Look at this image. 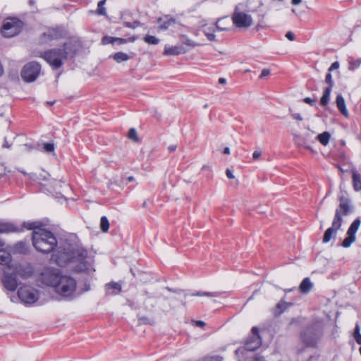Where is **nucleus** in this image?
<instances>
[{"instance_id":"obj_1","label":"nucleus","mask_w":361,"mask_h":361,"mask_svg":"<svg viewBox=\"0 0 361 361\" xmlns=\"http://www.w3.org/2000/svg\"><path fill=\"white\" fill-rule=\"evenodd\" d=\"M51 259L59 266L63 267L68 262L75 264L74 269L78 272H84L91 274L94 271L92 267L93 258L87 255V250L79 247H72L70 245L67 247H59L51 256Z\"/></svg>"},{"instance_id":"obj_2","label":"nucleus","mask_w":361,"mask_h":361,"mask_svg":"<svg viewBox=\"0 0 361 361\" xmlns=\"http://www.w3.org/2000/svg\"><path fill=\"white\" fill-rule=\"evenodd\" d=\"M42 283L53 287L60 296L71 299L75 296L77 282L68 275H62L57 269H45L40 277Z\"/></svg>"},{"instance_id":"obj_3","label":"nucleus","mask_w":361,"mask_h":361,"mask_svg":"<svg viewBox=\"0 0 361 361\" xmlns=\"http://www.w3.org/2000/svg\"><path fill=\"white\" fill-rule=\"evenodd\" d=\"M40 221H27L23 226L27 230H32V245L35 248L42 253H49L57 246L55 235L49 231L42 228Z\"/></svg>"},{"instance_id":"obj_4","label":"nucleus","mask_w":361,"mask_h":361,"mask_svg":"<svg viewBox=\"0 0 361 361\" xmlns=\"http://www.w3.org/2000/svg\"><path fill=\"white\" fill-rule=\"evenodd\" d=\"M80 44L75 39H71L66 42L62 49H53L39 55L43 58L54 69L60 68L68 57H72L78 51Z\"/></svg>"},{"instance_id":"obj_5","label":"nucleus","mask_w":361,"mask_h":361,"mask_svg":"<svg viewBox=\"0 0 361 361\" xmlns=\"http://www.w3.org/2000/svg\"><path fill=\"white\" fill-rule=\"evenodd\" d=\"M340 188H341V186ZM338 200L339 205L335 211L331 226L324 232L322 240L324 243H329L336 237V232L341 228L343 223L342 216H348L353 212L351 200L341 190L338 195Z\"/></svg>"},{"instance_id":"obj_6","label":"nucleus","mask_w":361,"mask_h":361,"mask_svg":"<svg viewBox=\"0 0 361 361\" xmlns=\"http://www.w3.org/2000/svg\"><path fill=\"white\" fill-rule=\"evenodd\" d=\"M324 323L316 321L309 325L302 333V341L309 347H314L323 336Z\"/></svg>"},{"instance_id":"obj_7","label":"nucleus","mask_w":361,"mask_h":361,"mask_svg":"<svg viewBox=\"0 0 361 361\" xmlns=\"http://www.w3.org/2000/svg\"><path fill=\"white\" fill-rule=\"evenodd\" d=\"M243 4L236 6L232 16L233 24L239 28H247L252 24V18L250 15L243 11Z\"/></svg>"},{"instance_id":"obj_8","label":"nucleus","mask_w":361,"mask_h":361,"mask_svg":"<svg viewBox=\"0 0 361 361\" xmlns=\"http://www.w3.org/2000/svg\"><path fill=\"white\" fill-rule=\"evenodd\" d=\"M18 295L21 302L30 305L39 300V292L30 286H23L18 289Z\"/></svg>"},{"instance_id":"obj_9","label":"nucleus","mask_w":361,"mask_h":361,"mask_svg":"<svg viewBox=\"0 0 361 361\" xmlns=\"http://www.w3.org/2000/svg\"><path fill=\"white\" fill-rule=\"evenodd\" d=\"M23 27V23L17 18H7L1 30V33L6 37H12L18 35Z\"/></svg>"},{"instance_id":"obj_10","label":"nucleus","mask_w":361,"mask_h":361,"mask_svg":"<svg viewBox=\"0 0 361 361\" xmlns=\"http://www.w3.org/2000/svg\"><path fill=\"white\" fill-rule=\"evenodd\" d=\"M41 71V66L37 62H30L25 64L20 73L22 79L27 82L35 81Z\"/></svg>"},{"instance_id":"obj_11","label":"nucleus","mask_w":361,"mask_h":361,"mask_svg":"<svg viewBox=\"0 0 361 361\" xmlns=\"http://www.w3.org/2000/svg\"><path fill=\"white\" fill-rule=\"evenodd\" d=\"M262 343L261 338L259 335V329L257 327L252 329V335L249 336L246 341L245 348L235 350V354L239 353L243 355L246 351H253L257 349Z\"/></svg>"},{"instance_id":"obj_12","label":"nucleus","mask_w":361,"mask_h":361,"mask_svg":"<svg viewBox=\"0 0 361 361\" xmlns=\"http://www.w3.org/2000/svg\"><path fill=\"white\" fill-rule=\"evenodd\" d=\"M361 221L359 219H356L350 226L347 231V237L342 242L341 246L347 248L349 247L356 240V232L357 231Z\"/></svg>"},{"instance_id":"obj_13","label":"nucleus","mask_w":361,"mask_h":361,"mask_svg":"<svg viewBox=\"0 0 361 361\" xmlns=\"http://www.w3.org/2000/svg\"><path fill=\"white\" fill-rule=\"evenodd\" d=\"M3 283L4 287L7 290L10 291H14L18 286V281L16 274H8L5 271Z\"/></svg>"},{"instance_id":"obj_14","label":"nucleus","mask_w":361,"mask_h":361,"mask_svg":"<svg viewBox=\"0 0 361 361\" xmlns=\"http://www.w3.org/2000/svg\"><path fill=\"white\" fill-rule=\"evenodd\" d=\"M187 52V49L183 46L167 47L164 50V54L167 56H175L183 54Z\"/></svg>"},{"instance_id":"obj_15","label":"nucleus","mask_w":361,"mask_h":361,"mask_svg":"<svg viewBox=\"0 0 361 361\" xmlns=\"http://www.w3.org/2000/svg\"><path fill=\"white\" fill-rule=\"evenodd\" d=\"M16 225L10 222L0 223V233H9L21 231Z\"/></svg>"},{"instance_id":"obj_16","label":"nucleus","mask_w":361,"mask_h":361,"mask_svg":"<svg viewBox=\"0 0 361 361\" xmlns=\"http://www.w3.org/2000/svg\"><path fill=\"white\" fill-rule=\"evenodd\" d=\"M105 290L106 295H115L121 291V286L118 283L111 282L106 284Z\"/></svg>"},{"instance_id":"obj_17","label":"nucleus","mask_w":361,"mask_h":361,"mask_svg":"<svg viewBox=\"0 0 361 361\" xmlns=\"http://www.w3.org/2000/svg\"><path fill=\"white\" fill-rule=\"evenodd\" d=\"M336 103L339 111L346 118L348 117L349 113L345 106V102L343 97L341 94H338L336 99Z\"/></svg>"},{"instance_id":"obj_18","label":"nucleus","mask_w":361,"mask_h":361,"mask_svg":"<svg viewBox=\"0 0 361 361\" xmlns=\"http://www.w3.org/2000/svg\"><path fill=\"white\" fill-rule=\"evenodd\" d=\"M158 22L160 23L159 30H164L173 25L176 23V19L169 16H165L163 18H159Z\"/></svg>"},{"instance_id":"obj_19","label":"nucleus","mask_w":361,"mask_h":361,"mask_svg":"<svg viewBox=\"0 0 361 361\" xmlns=\"http://www.w3.org/2000/svg\"><path fill=\"white\" fill-rule=\"evenodd\" d=\"M202 32H204V34L205 35V36L209 41H215L216 40V36L213 33L214 32V25H212L209 26L208 25L205 24L202 26Z\"/></svg>"},{"instance_id":"obj_20","label":"nucleus","mask_w":361,"mask_h":361,"mask_svg":"<svg viewBox=\"0 0 361 361\" xmlns=\"http://www.w3.org/2000/svg\"><path fill=\"white\" fill-rule=\"evenodd\" d=\"M353 184L355 190H361V175L355 169L352 170Z\"/></svg>"},{"instance_id":"obj_21","label":"nucleus","mask_w":361,"mask_h":361,"mask_svg":"<svg viewBox=\"0 0 361 361\" xmlns=\"http://www.w3.org/2000/svg\"><path fill=\"white\" fill-rule=\"evenodd\" d=\"M312 286L313 284L311 282L310 279L309 278H305L302 281L299 288L301 293H307L312 289Z\"/></svg>"},{"instance_id":"obj_22","label":"nucleus","mask_w":361,"mask_h":361,"mask_svg":"<svg viewBox=\"0 0 361 361\" xmlns=\"http://www.w3.org/2000/svg\"><path fill=\"white\" fill-rule=\"evenodd\" d=\"M293 141L298 147H305L310 149V147L306 146V140L304 137L299 134L293 135Z\"/></svg>"},{"instance_id":"obj_23","label":"nucleus","mask_w":361,"mask_h":361,"mask_svg":"<svg viewBox=\"0 0 361 361\" xmlns=\"http://www.w3.org/2000/svg\"><path fill=\"white\" fill-rule=\"evenodd\" d=\"M110 57L114 59V60L116 61L117 63L126 61L131 58L130 56H129L128 54L121 51L117 52L114 55L111 56Z\"/></svg>"},{"instance_id":"obj_24","label":"nucleus","mask_w":361,"mask_h":361,"mask_svg":"<svg viewBox=\"0 0 361 361\" xmlns=\"http://www.w3.org/2000/svg\"><path fill=\"white\" fill-rule=\"evenodd\" d=\"M292 305H293L292 303L286 302L283 300L280 301L276 307L275 314H282L286 309H288Z\"/></svg>"},{"instance_id":"obj_25","label":"nucleus","mask_w":361,"mask_h":361,"mask_svg":"<svg viewBox=\"0 0 361 361\" xmlns=\"http://www.w3.org/2000/svg\"><path fill=\"white\" fill-rule=\"evenodd\" d=\"M11 259V254L6 250L1 249L0 250V264H8Z\"/></svg>"},{"instance_id":"obj_26","label":"nucleus","mask_w":361,"mask_h":361,"mask_svg":"<svg viewBox=\"0 0 361 361\" xmlns=\"http://www.w3.org/2000/svg\"><path fill=\"white\" fill-rule=\"evenodd\" d=\"M331 92V90L330 87H326L324 90L323 95L320 99L321 105L326 106L328 104Z\"/></svg>"},{"instance_id":"obj_27","label":"nucleus","mask_w":361,"mask_h":361,"mask_svg":"<svg viewBox=\"0 0 361 361\" xmlns=\"http://www.w3.org/2000/svg\"><path fill=\"white\" fill-rule=\"evenodd\" d=\"M330 137L331 135L328 132H324L321 134H319L317 137L319 142L324 146H326L328 145Z\"/></svg>"},{"instance_id":"obj_28","label":"nucleus","mask_w":361,"mask_h":361,"mask_svg":"<svg viewBox=\"0 0 361 361\" xmlns=\"http://www.w3.org/2000/svg\"><path fill=\"white\" fill-rule=\"evenodd\" d=\"M193 296H207L209 298L218 297L219 294L217 292H202L198 291L192 294Z\"/></svg>"},{"instance_id":"obj_29","label":"nucleus","mask_w":361,"mask_h":361,"mask_svg":"<svg viewBox=\"0 0 361 361\" xmlns=\"http://www.w3.org/2000/svg\"><path fill=\"white\" fill-rule=\"evenodd\" d=\"M180 40H181V42L183 44L187 45V46H188V47H190L191 48H193V47H195L198 45L197 44L194 42L192 40L190 39L185 35H181Z\"/></svg>"},{"instance_id":"obj_30","label":"nucleus","mask_w":361,"mask_h":361,"mask_svg":"<svg viewBox=\"0 0 361 361\" xmlns=\"http://www.w3.org/2000/svg\"><path fill=\"white\" fill-rule=\"evenodd\" d=\"M144 41L145 42H146L147 44H154V45H156V44H158L159 42V39H157L156 37L154 36H152V35H147L145 37H144Z\"/></svg>"},{"instance_id":"obj_31","label":"nucleus","mask_w":361,"mask_h":361,"mask_svg":"<svg viewBox=\"0 0 361 361\" xmlns=\"http://www.w3.org/2000/svg\"><path fill=\"white\" fill-rule=\"evenodd\" d=\"M100 228L103 232H106L109 228V220L106 216H102L100 220Z\"/></svg>"},{"instance_id":"obj_32","label":"nucleus","mask_w":361,"mask_h":361,"mask_svg":"<svg viewBox=\"0 0 361 361\" xmlns=\"http://www.w3.org/2000/svg\"><path fill=\"white\" fill-rule=\"evenodd\" d=\"M105 4V0H102L98 3L97 5V13L99 15H105L106 14V9L104 7V5Z\"/></svg>"},{"instance_id":"obj_33","label":"nucleus","mask_w":361,"mask_h":361,"mask_svg":"<svg viewBox=\"0 0 361 361\" xmlns=\"http://www.w3.org/2000/svg\"><path fill=\"white\" fill-rule=\"evenodd\" d=\"M102 43L104 45L114 44L115 43V37L111 36H104L102 39Z\"/></svg>"},{"instance_id":"obj_34","label":"nucleus","mask_w":361,"mask_h":361,"mask_svg":"<svg viewBox=\"0 0 361 361\" xmlns=\"http://www.w3.org/2000/svg\"><path fill=\"white\" fill-rule=\"evenodd\" d=\"M128 137L133 140L137 142V131L134 128H130L128 132Z\"/></svg>"},{"instance_id":"obj_35","label":"nucleus","mask_w":361,"mask_h":361,"mask_svg":"<svg viewBox=\"0 0 361 361\" xmlns=\"http://www.w3.org/2000/svg\"><path fill=\"white\" fill-rule=\"evenodd\" d=\"M325 82L329 85L326 87H330L332 90L334 85V81L332 79V75L330 73H328L325 78Z\"/></svg>"},{"instance_id":"obj_36","label":"nucleus","mask_w":361,"mask_h":361,"mask_svg":"<svg viewBox=\"0 0 361 361\" xmlns=\"http://www.w3.org/2000/svg\"><path fill=\"white\" fill-rule=\"evenodd\" d=\"M43 148L47 152H53L54 151V145L53 143H44Z\"/></svg>"},{"instance_id":"obj_37","label":"nucleus","mask_w":361,"mask_h":361,"mask_svg":"<svg viewBox=\"0 0 361 361\" xmlns=\"http://www.w3.org/2000/svg\"><path fill=\"white\" fill-rule=\"evenodd\" d=\"M361 64V59L357 61H353L349 63V69L354 70L360 66Z\"/></svg>"},{"instance_id":"obj_38","label":"nucleus","mask_w":361,"mask_h":361,"mask_svg":"<svg viewBox=\"0 0 361 361\" xmlns=\"http://www.w3.org/2000/svg\"><path fill=\"white\" fill-rule=\"evenodd\" d=\"M223 357L219 355L209 356L204 359V361H222Z\"/></svg>"},{"instance_id":"obj_39","label":"nucleus","mask_w":361,"mask_h":361,"mask_svg":"<svg viewBox=\"0 0 361 361\" xmlns=\"http://www.w3.org/2000/svg\"><path fill=\"white\" fill-rule=\"evenodd\" d=\"M339 68V63L338 61L334 62L331 66L329 68V72H331L334 70H336Z\"/></svg>"},{"instance_id":"obj_40","label":"nucleus","mask_w":361,"mask_h":361,"mask_svg":"<svg viewBox=\"0 0 361 361\" xmlns=\"http://www.w3.org/2000/svg\"><path fill=\"white\" fill-rule=\"evenodd\" d=\"M262 155V151L259 149L255 150L252 154V158L254 160H257Z\"/></svg>"},{"instance_id":"obj_41","label":"nucleus","mask_w":361,"mask_h":361,"mask_svg":"<svg viewBox=\"0 0 361 361\" xmlns=\"http://www.w3.org/2000/svg\"><path fill=\"white\" fill-rule=\"evenodd\" d=\"M270 74V70L268 69V68H264L262 71V73L259 75V78H263L264 77H266L267 75H269Z\"/></svg>"},{"instance_id":"obj_42","label":"nucleus","mask_w":361,"mask_h":361,"mask_svg":"<svg viewBox=\"0 0 361 361\" xmlns=\"http://www.w3.org/2000/svg\"><path fill=\"white\" fill-rule=\"evenodd\" d=\"M214 26V30L216 29L217 30L224 31L226 30L227 29L226 27H221V25H219V20L216 21L215 25H213Z\"/></svg>"},{"instance_id":"obj_43","label":"nucleus","mask_w":361,"mask_h":361,"mask_svg":"<svg viewBox=\"0 0 361 361\" xmlns=\"http://www.w3.org/2000/svg\"><path fill=\"white\" fill-rule=\"evenodd\" d=\"M360 326L358 324H356L355 330H354V333H353V337L360 335L361 334H360Z\"/></svg>"},{"instance_id":"obj_44","label":"nucleus","mask_w":361,"mask_h":361,"mask_svg":"<svg viewBox=\"0 0 361 361\" xmlns=\"http://www.w3.org/2000/svg\"><path fill=\"white\" fill-rule=\"evenodd\" d=\"M251 361H266L263 357L259 355H255L252 358Z\"/></svg>"},{"instance_id":"obj_45","label":"nucleus","mask_w":361,"mask_h":361,"mask_svg":"<svg viewBox=\"0 0 361 361\" xmlns=\"http://www.w3.org/2000/svg\"><path fill=\"white\" fill-rule=\"evenodd\" d=\"M291 116L295 119V120H298V121H302V117L301 116V115L298 113H292L291 114Z\"/></svg>"},{"instance_id":"obj_46","label":"nucleus","mask_w":361,"mask_h":361,"mask_svg":"<svg viewBox=\"0 0 361 361\" xmlns=\"http://www.w3.org/2000/svg\"><path fill=\"white\" fill-rule=\"evenodd\" d=\"M304 102H305L306 104H308L311 106L314 105V102H315V100L314 99H312L310 97H305L304 99H303Z\"/></svg>"},{"instance_id":"obj_47","label":"nucleus","mask_w":361,"mask_h":361,"mask_svg":"<svg viewBox=\"0 0 361 361\" xmlns=\"http://www.w3.org/2000/svg\"><path fill=\"white\" fill-rule=\"evenodd\" d=\"M127 40L126 39L115 37V42L118 43V44H125Z\"/></svg>"},{"instance_id":"obj_48","label":"nucleus","mask_w":361,"mask_h":361,"mask_svg":"<svg viewBox=\"0 0 361 361\" xmlns=\"http://www.w3.org/2000/svg\"><path fill=\"white\" fill-rule=\"evenodd\" d=\"M286 37L290 41H293L295 39V35L292 32H288L286 34Z\"/></svg>"},{"instance_id":"obj_49","label":"nucleus","mask_w":361,"mask_h":361,"mask_svg":"<svg viewBox=\"0 0 361 361\" xmlns=\"http://www.w3.org/2000/svg\"><path fill=\"white\" fill-rule=\"evenodd\" d=\"M226 175L229 179H233L235 178L234 175L230 169H226Z\"/></svg>"},{"instance_id":"obj_50","label":"nucleus","mask_w":361,"mask_h":361,"mask_svg":"<svg viewBox=\"0 0 361 361\" xmlns=\"http://www.w3.org/2000/svg\"><path fill=\"white\" fill-rule=\"evenodd\" d=\"M195 325L198 327H203L205 326V323L203 321H195Z\"/></svg>"},{"instance_id":"obj_51","label":"nucleus","mask_w":361,"mask_h":361,"mask_svg":"<svg viewBox=\"0 0 361 361\" xmlns=\"http://www.w3.org/2000/svg\"><path fill=\"white\" fill-rule=\"evenodd\" d=\"M140 323L147 324L149 323L148 319L145 317H141L139 319Z\"/></svg>"},{"instance_id":"obj_52","label":"nucleus","mask_w":361,"mask_h":361,"mask_svg":"<svg viewBox=\"0 0 361 361\" xmlns=\"http://www.w3.org/2000/svg\"><path fill=\"white\" fill-rule=\"evenodd\" d=\"M20 173H22L25 176H28L30 178H32L34 175L32 173H27L25 171L18 170Z\"/></svg>"},{"instance_id":"obj_53","label":"nucleus","mask_w":361,"mask_h":361,"mask_svg":"<svg viewBox=\"0 0 361 361\" xmlns=\"http://www.w3.org/2000/svg\"><path fill=\"white\" fill-rule=\"evenodd\" d=\"M357 343L361 345V334L354 337Z\"/></svg>"},{"instance_id":"obj_54","label":"nucleus","mask_w":361,"mask_h":361,"mask_svg":"<svg viewBox=\"0 0 361 361\" xmlns=\"http://www.w3.org/2000/svg\"><path fill=\"white\" fill-rule=\"evenodd\" d=\"M176 147H176V145H170V146L169 147V149L171 152H173V151H175V150H176Z\"/></svg>"},{"instance_id":"obj_55","label":"nucleus","mask_w":361,"mask_h":361,"mask_svg":"<svg viewBox=\"0 0 361 361\" xmlns=\"http://www.w3.org/2000/svg\"><path fill=\"white\" fill-rule=\"evenodd\" d=\"M226 79H225V78H220L219 79V83H220V84L224 85V84H225V83H226Z\"/></svg>"},{"instance_id":"obj_56","label":"nucleus","mask_w":361,"mask_h":361,"mask_svg":"<svg viewBox=\"0 0 361 361\" xmlns=\"http://www.w3.org/2000/svg\"><path fill=\"white\" fill-rule=\"evenodd\" d=\"M224 154H230V149L229 147H226L224 149Z\"/></svg>"},{"instance_id":"obj_57","label":"nucleus","mask_w":361,"mask_h":361,"mask_svg":"<svg viewBox=\"0 0 361 361\" xmlns=\"http://www.w3.org/2000/svg\"><path fill=\"white\" fill-rule=\"evenodd\" d=\"M301 2V0H292V4L298 5Z\"/></svg>"},{"instance_id":"obj_58","label":"nucleus","mask_w":361,"mask_h":361,"mask_svg":"<svg viewBox=\"0 0 361 361\" xmlns=\"http://www.w3.org/2000/svg\"><path fill=\"white\" fill-rule=\"evenodd\" d=\"M3 147H6V148L10 147V146H9V145H8V142H7L6 140H5V141H4V145H3Z\"/></svg>"},{"instance_id":"obj_59","label":"nucleus","mask_w":361,"mask_h":361,"mask_svg":"<svg viewBox=\"0 0 361 361\" xmlns=\"http://www.w3.org/2000/svg\"><path fill=\"white\" fill-rule=\"evenodd\" d=\"M145 295L146 296L147 298H149L151 297L149 293L147 291L145 292Z\"/></svg>"},{"instance_id":"obj_60","label":"nucleus","mask_w":361,"mask_h":361,"mask_svg":"<svg viewBox=\"0 0 361 361\" xmlns=\"http://www.w3.org/2000/svg\"><path fill=\"white\" fill-rule=\"evenodd\" d=\"M128 181H130H130H133V180H134V177H133V176H129V177L128 178Z\"/></svg>"},{"instance_id":"obj_61","label":"nucleus","mask_w":361,"mask_h":361,"mask_svg":"<svg viewBox=\"0 0 361 361\" xmlns=\"http://www.w3.org/2000/svg\"><path fill=\"white\" fill-rule=\"evenodd\" d=\"M126 26L128 27H133L130 23H126Z\"/></svg>"},{"instance_id":"obj_62","label":"nucleus","mask_w":361,"mask_h":361,"mask_svg":"<svg viewBox=\"0 0 361 361\" xmlns=\"http://www.w3.org/2000/svg\"><path fill=\"white\" fill-rule=\"evenodd\" d=\"M24 244L22 242L17 243L16 246H23Z\"/></svg>"},{"instance_id":"obj_63","label":"nucleus","mask_w":361,"mask_h":361,"mask_svg":"<svg viewBox=\"0 0 361 361\" xmlns=\"http://www.w3.org/2000/svg\"><path fill=\"white\" fill-rule=\"evenodd\" d=\"M338 169H339L341 172H343V171H344L341 167L338 166Z\"/></svg>"},{"instance_id":"obj_64","label":"nucleus","mask_w":361,"mask_h":361,"mask_svg":"<svg viewBox=\"0 0 361 361\" xmlns=\"http://www.w3.org/2000/svg\"><path fill=\"white\" fill-rule=\"evenodd\" d=\"M4 245V243H2L1 240H0V247H2Z\"/></svg>"}]
</instances>
